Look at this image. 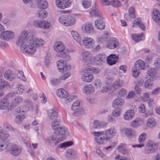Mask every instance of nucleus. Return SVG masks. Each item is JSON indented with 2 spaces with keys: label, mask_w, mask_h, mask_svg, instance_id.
Instances as JSON below:
<instances>
[{
  "label": "nucleus",
  "mask_w": 160,
  "mask_h": 160,
  "mask_svg": "<svg viewBox=\"0 0 160 160\" xmlns=\"http://www.w3.org/2000/svg\"><path fill=\"white\" fill-rule=\"evenodd\" d=\"M18 45H21V50L23 53L33 54L36 52V47L33 42L31 44L26 43Z\"/></svg>",
  "instance_id": "7ed1b4c3"
},
{
  "label": "nucleus",
  "mask_w": 160,
  "mask_h": 160,
  "mask_svg": "<svg viewBox=\"0 0 160 160\" xmlns=\"http://www.w3.org/2000/svg\"><path fill=\"white\" fill-rule=\"evenodd\" d=\"M134 67L139 69L143 70L145 67V63L143 61L141 60H138L135 62Z\"/></svg>",
  "instance_id": "4c0bfd02"
},
{
  "label": "nucleus",
  "mask_w": 160,
  "mask_h": 160,
  "mask_svg": "<svg viewBox=\"0 0 160 160\" xmlns=\"http://www.w3.org/2000/svg\"><path fill=\"white\" fill-rule=\"evenodd\" d=\"M118 57L115 54H111L107 57V63L110 65L115 64L118 62Z\"/></svg>",
  "instance_id": "f3484780"
},
{
  "label": "nucleus",
  "mask_w": 160,
  "mask_h": 160,
  "mask_svg": "<svg viewBox=\"0 0 160 160\" xmlns=\"http://www.w3.org/2000/svg\"><path fill=\"white\" fill-rule=\"evenodd\" d=\"M124 103V101L122 99L118 98L113 101L112 104V107L115 108H118L122 106Z\"/></svg>",
  "instance_id": "412c9836"
},
{
  "label": "nucleus",
  "mask_w": 160,
  "mask_h": 160,
  "mask_svg": "<svg viewBox=\"0 0 160 160\" xmlns=\"http://www.w3.org/2000/svg\"><path fill=\"white\" fill-rule=\"evenodd\" d=\"M73 144V142L72 141L66 142L61 143L58 146L61 148H63L67 146H71Z\"/></svg>",
  "instance_id": "69168bd1"
},
{
  "label": "nucleus",
  "mask_w": 160,
  "mask_h": 160,
  "mask_svg": "<svg viewBox=\"0 0 160 160\" xmlns=\"http://www.w3.org/2000/svg\"><path fill=\"white\" fill-rule=\"evenodd\" d=\"M25 116L24 115L22 114L18 115L16 117L15 121L16 123L20 124L22 122Z\"/></svg>",
  "instance_id": "5fc2aeb1"
},
{
  "label": "nucleus",
  "mask_w": 160,
  "mask_h": 160,
  "mask_svg": "<svg viewBox=\"0 0 160 160\" xmlns=\"http://www.w3.org/2000/svg\"><path fill=\"white\" fill-rule=\"evenodd\" d=\"M125 133L127 137L130 138L136 135V131L131 128L126 129L125 130Z\"/></svg>",
  "instance_id": "f704fd0d"
},
{
  "label": "nucleus",
  "mask_w": 160,
  "mask_h": 160,
  "mask_svg": "<svg viewBox=\"0 0 160 160\" xmlns=\"http://www.w3.org/2000/svg\"><path fill=\"white\" fill-rule=\"evenodd\" d=\"M119 43L118 39L115 38H110L106 44V47L110 49H113L117 47Z\"/></svg>",
  "instance_id": "9b49d317"
},
{
  "label": "nucleus",
  "mask_w": 160,
  "mask_h": 160,
  "mask_svg": "<svg viewBox=\"0 0 160 160\" xmlns=\"http://www.w3.org/2000/svg\"><path fill=\"white\" fill-rule=\"evenodd\" d=\"M151 79L149 78L145 81L144 83V86L145 88H151L152 85L153 83Z\"/></svg>",
  "instance_id": "052dcab7"
},
{
  "label": "nucleus",
  "mask_w": 160,
  "mask_h": 160,
  "mask_svg": "<svg viewBox=\"0 0 160 160\" xmlns=\"http://www.w3.org/2000/svg\"><path fill=\"white\" fill-rule=\"evenodd\" d=\"M22 100L23 98L21 97H16L12 100V105H11V106H12V105L13 106H16L22 102Z\"/></svg>",
  "instance_id": "a19ab883"
},
{
  "label": "nucleus",
  "mask_w": 160,
  "mask_h": 160,
  "mask_svg": "<svg viewBox=\"0 0 160 160\" xmlns=\"http://www.w3.org/2000/svg\"><path fill=\"white\" fill-rule=\"evenodd\" d=\"M24 102L25 105L28 108L32 107L33 105L31 101L29 99H25Z\"/></svg>",
  "instance_id": "338daca9"
},
{
  "label": "nucleus",
  "mask_w": 160,
  "mask_h": 160,
  "mask_svg": "<svg viewBox=\"0 0 160 160\" xmlns=\"http://www.w3.org/2000/svg\"><path fill=\"white\" fill-rule=\"evenodd\" d=\"M82 28L84 29L85 33L90 34L92 33L93 30V27L92 24L88 23L83 25Z\"/></svg>",
  "instance_id": "2f4dec72"
},
{
  "label": "nucleus",
  "mask_w": 160,
  "mask_h": 160,
  "mask_svg": "<svg viewBox=\"0 0 160 160\" xmlns=\"http://www.w3.org/2000/svg\"><path fill=\"white\" fill-rule=\"evenodd\" d=\"M60 79L54 78L52 80L50 81L51 84L52 85L55 86L58 85L60 82Z\"/></svg>",
  "instance_id": "0e129e2a"
},
{
  "label": "nucleus",
  "mask_w": 160,
  "mask_h": 160,
  "mask_svg": "<svg viewBox=\"0 0 160 160\" xmlns=\"http://www.w3.org/2000/svg\"><path fill=\"white\" fill-rule=\"evenodd\" d=\"M111 4L112 6L115 7H117L121 6L122 4L119 0H111Z\"/></svg>",
  "instance_id": "680f3d73"
},
{
  "label": "nucleus",
  "mask_w": 160,
  "mask_h": 160,
  "mask_svg": "<svg viewBox=\"0 0 160 160\" xmlns=\"http://www.w3.org/2000/svg\"><path fill=\"white\" fill-rule=\"evenodd\" d=\"M134 115V110L130 109L128 110L124 114V118L127 120L132 119Z\"/></svg>",
  "instance_id": "cd10ccee"
},
{
  "label": "nucleus",
  "mask_w": 160,
  "mask_h": 160,
  "mask_svg": "<svg viewBox=\"0 0 160 160\" xmlns=\"http://www.w3.org/2000/svg\"><path fill=\"white\" fill-rule=\"evenodd\" d=\"M154 68L158 70H160V58H158L155 60L153 63Z\"/></svg>",
  "instance_id": "6e6d98bb"
},
{
  "label": "nucleus",
  "mask_w": 160,
  "mask_h": 160,
  "mask_svg": "<svg viewBox=\"0 0 160 160\" xmlns=\"http://www.w3.org/2000/svg\"><path fill=\"white\" fill-rule=\"evenodd\" d=\"M60 121L59 119H55L52 123V127L55 131L60 127Z\"/></svg>",
  "instance_id": "a18cd8bd"
},
{
  "label": "nucleus",
  "mask_w": 160,
  "mask_h": 160,
  "mask_svg": "<svg viewBox=\"0 0 160 160\" xmlns=\"http://www.w3.org/2000/svg\"><path fill=\"white\" fill-rule=\"evenodd\" d=\"M37 3L38 8L41 9H45L48 6L46 0H37Z\"/></svg>",
  "instance_id": "bb28decb"
},
{
  "label": "nucleus",
  "mask_w": 160,
  "mask_h": 160,
  "mask_svg": "<svg viewBox=\"0 0 160 160\" xmlns=\"http://www.w3.org/2000/svg\"><path fill=\"white\" fill-rule=\"evenodd\" d=\"M156 122L153 118H150L147 121V126L150 128L154 127L156 124Z\"/></svg>",
  "instance_id": "37998d69"
},
{
  "label": "nucleus",
  "mask_w": 160,
  "mask_h": 160,
  "mask_svg": "<svg viewBox=\"0 0 160 160\" xmlns=\"http://www.w3.org/2000/svg\"><path fill=\"white\" fill-rule=\"evenodd\" d=\"M144 36V33H142L140 35H137L136 34H132V39L135 42H138L141 40L142 38Z\"/></svg>",
  "instance_id": "de8ad7c7"
},
{
  "label": "nucleus",
  "mask_w": 160,
  "mask_h": 160,
  "mask_svg": "<svg viewBox=\"0 0 160 160\" xmlns=\"http://www.w3.org/2000/svg\"><path fill=\"white\" fill-rule=\"evenodd\" d=\"M95 26L98 29L102 30L105 28V24L103 21H95Z\"/></svg>",
  "instance_id": "72a5a7b5"
},
{
  "label": "nucleus",
  "mask_w": 160,
  "mask_h": 160,
  "mask_svg": "<svg viewBox=\"0 0 160 160\" xmlns=\"http://www.w3.org/2000/svg\"><path fill=\"white\" fill-rule=\"evenodd\" d=\"M34 33L30 31H23L22 32L20 37L17 42V44L28 43L31 44L34 40Z\"/></svg>",
  "instance_id": "f257e3e1"
},
{
  "label": "nucleus",
  "mask_w": 160,
  "mask_h": 160,
  "mask_svg": "<svg viewBox=\"0 0 160 160\" xmlns=\"http://www.w3.org/2000/svg\"><path fill=\"white\" fill-rule=\"evenodd\" d=\"M3 141L0 146V152L5 149L10 144L9 141L8 139Z\"/></svg>",
  "instance_id": "3c124183"
},
{
  "label": "nucleus",
  "mask_w": 160,
  "mask_h": 160,
  "mask_svg": "<svg viewBox=\"0 0 160 160\" xmlns=\"http://www.w3.org/2000/svg\"><path fill=\"white\" fill-rule=\"evenodd\" d=\"M123 85V83L122 80L117 79L113 82L112 86L114 89H117L122 87Z\"/></svg>",
  "instance_id": "ea45409f"
},
{
  "label": "nucleus",
  "mask_w": 160,
  "mask_h": 160,
  "mask_svg": "<svg viewBox=\"0 0 160 160\" xmlns=\"http://www.w3.org/2000/svg\"><path fill=\"white\" fill-rule=\"evenodd\" d=\"M82 59L83 61L87 64H91L90 62L92 61V56L91 53L89 51H85L82 53Z\"/></svg>",
  "instance_id": "2eb2a0df"
},
{
  "label": "nucleus",
  "mask_w": 160,
  "mask_h": 160,
  "mask_svg": "<svg viewBox=\"0 0 160 160\" xmlns=\"http://www.w3.org/2000/svg\"><path fill=\"white\" fill-rule=\"evenodd\" d=\"M55 3L58 8L64 9L70 6L71 2L70 0H56Z\"/></svg>",
  "instance_id": "39448f33"
},
{
  "label": "nucleus",
  "mask_w": 160,
  "mask_h": 160,
  "mask_svg": "<svg viewBox=\"0 0 160 160\" xmlns=\"http://www.w3.org/2000/svg\"><path fill=\"white\" fill-rule=\"evenodd\" d=\"M132 76L135 78H137L140 74V71L138 68L134 67V68L132 69Z\"/></svg>",
  "instance_id": "e2e57ef3"
},
{
  "label": "nucleus",
  "mask_w": 160,
  "mask_h": 160,
  "mask_svg": "<svg viewBox=\"0 0 160 160\" xmlns=\"http://www.w3.org/2000/svg\"><path fill=\"white\" fill-rule=\"evenodd\" d=\"M94 40L92 38L85 37L82 40L83 44L85 47L88 49L92 48L94 46Z\"/></svg>",
  "instance_id": "4468645a"
},
{
  "label": "nucleus",
  "mask_w": 160,
  "mask_h": 160,
  "mask_svg": "<svg viewBox=\"0 0 160 160\" xmlns=\"http://www.w3.org/2000/svg\"><path fill=\"white\" fill-rule=\"evenodd\" d=\"M10 87L9 83L3 79H0V91H2L3 89H8Z\"/></svg>",
  "instance_id": "7c9ffc66"
},
{
  "label": "nucleus",
  "mask_w": 160,
  "mask_h": 160,
  "mask_svg": "<svg viewBox=\"0 0 160 160\" xmlns=\"http://www.w3.org/2000/svg\"><path fill=\"white\" fill-rule=\"evenodd\" d=\"M142 121L138 118H137L132 122L130 124L131 126L133 128L137 127Z\"/></svg>",
  "instance_id": "09e8293b"
},
{
  "label": "nucleus",
  "mask_w": 160,
  "mask_h": 160,
  "mask_svg": "<svg viewBox=\"0 0 160 160\" xmlns=\"http://www.w3.org/2000/svg\"><path fill=\"white\" fill-rule=\"evenodd\" d=\"M71 34L73 38L78 43H81V38L78 33L77 32L72 31Z\"/></svg>",
  "instance_id": "79ce46f5"
},
{
  "label": "nucleus",
  "mask_w": 160,
  "mask_h": 160,
  "mask_svg": "<svg viewBox=\"0 0 160 160\" xmlns=\"http://www.w3.org/2000/svg\"><path fill=\"white\" fill-rule=\"evenodd\" d=\"M32 42L34 43V45L36 47H41L43 45L45 44V41L40 38H37L34 39Z\"/></svg>",
  "instance_id": "58836bf2"
},
{
  "label": "nucleus",
  "mask_w": 160,
  "mask_h": 160,
  "mask_svg": "<svg viewBox=\"0 0 160 160\" xmlns=\"http://www.w3.org/2000/svg\"><path fill=\"white\" fill-rule=\"evenodd\" d=\"M67 157L69 158L76 157L77 155V152L73 149H68L67 151Z\"/></svg>",
  "instance_id": "c03bdc74"
},
{
  "label": "nucleus",
  "mask_w": 160,
  "mask_h": 160,
  "mask_svg": "<svg viewBox=\"0 0 160 160\" xmlns=\"http://www.w3.org/2000/svg\"><path fill=\"white\" fill-rule=\"evenodd\" d=\"M9 136L8 134L2 131H0V140L2 141L6 140L8 139Z\"/></svg>",
  "instance_id": "bf43d9fd"
},
{
  "label": "nucleus",
  "mask_w": 160,
  "mask_h": 160,
  "mask_svg": "<svg viewBox=\"0 0 160 160\" xmlns=\"http://www.w3.org/2000/svg\"><path fill=\"white\" fill-rule=\"evenodd\" d=\"M106 58L105 55H102L100 54L96 55L94 58H92V61L90 62L91 64H95L97 65H101L104 62Z\"/></svg>",
  "instance_id": "20e7f679"
},
{
  "label": "nucleus",
  "mask_w": 160,
  "mask_h": 160,
  "mask_svg": "<svg viewBox=\"0 0 160 160\" xmlns=\"http://www.w3.org/2000/svg\"><path fill=\"white\" fill-rule=\"evenodd\" d=\"M65 138L63 136L60 137H55L52 135L48 137L46 139V141L48 143H51L52 142H54L55 145H57L58 143L64 140Z\"/></svg>",
  "instance_id": "f8f14e48"
},
{
  "label": "nucleus",
  "mask_w": 160,
  "mask_h": 160,
  "mask_svg": "<svg viewBox=\"0 0 160 160\" xmlns=\"http://www.w3.org/2000/svg\"><path fill=\"white\" fill-rule=\"evenodd\" d=\"M94 91V87L91 85H85L83 88V92L86 95H91Z\"/></svg>",
  "instance_id": "4be33fe9"
},
{
  "label": "nucleus",
  "mask_w": 160,
  "mask_h": 160,
  "mask_svg": "<svg viewBox=\"0 0 160 160\" xmlns=\"http://www.w3.org/2000/svg\"><path fill=\"white\" fill-rule=\"evenodd\" d=\"M89 70L86 69L81 77V79L83 81L86 82H90L93 79L94 77L92 74L90 72H88Z\"/></svg>",
  "instance_id": "6e6552de"
},
{
  "label": "nucleus",
  "mask_w": 160,
  "mask_h": 160,
  "mask_svg": "<svg viewBox=\"0 0 160 160\" xmlns=\"http://www.w3.org/2000/svg\"><path fill=\"white\" fill-rule=\"evenodd\" d=\"M57 67L59 71L61 72L69 71L71 69L70 66L67 65L66 62L62 60L57 62Z\"/></svg>",
  "instance_id": "0eeeda50"
},
{
  "label": "nucleus",
  "mask_w": 160,
  "mask_h": 160,
  "mask_svg": "<svg viewBox=\"0 0 160 160\" xmlns=\"http://www.w3.org/2000/svg\"><path fill=\"white\" fill-rule=\"evenodd\" d=\"M57 109L55 108L49 109L47 111V115L49 119L52 120L57 118L58 116Z\"/></svg>",
  "instance_id": "dca6fc26"
},
{
  "label": "nucleus",
  "mask_w": 160,
  "mask_h": 160,
  "mask_svg": "<svg viewBox=\"0 0 160 160\" xmlns=\"http://www.w3.org/2000/svg\"><path fill=\"white\" fill-rule=\"evenodd\" d=\"M60 23L65 26H70L73 25L75 21H60Z\"/></svg>",
  "instance_id": "4d7b16f0"
},
{
  "label": "nucleus",
  "mask_w": 160,
  "mask_h": 160,
  "mask_svg": "<svg viewBox=\"0 0 160 160\" xmlns=\"http://www.w3.org/2000/svg\"><path fill=\"white\" fill-rule=\"evenodd\" d=\"M57 95L60 98H65L68 95V92L62 88H60L58 90Z\"/></svg>",
  "instance_id": "e433bc0d"
},
{
  "label": "nucleus",
  "mask_w": 160,
  "mask_h": 160,
  "mask_svg": "<svg viewBox=\"0 0 160 160\" xmlns=\"http://www.w3.org/2000/svg\"><path fill=\"white\" fill-rule=\"evenodd\" d=\"M92 134L96 136L95 139L97 143L99 144H102V143L103 140L105 139L104 137L103 138L100 137V136L103 134L102 132H93Z\"/></svg>",
  "instance_id": "a878e982"
},
{
  "label": "nucleus",
  "mask_w": 160,
  "mask_h": 160,
  "mask_svg": "<svg viewBox=\"0 0 160 160\" xmlns=\"http://www.w3.org/2000/svg\"><path fill=\"white\" fill-rule=\"evenodd\" d=\"M156 149L155 144L152 141L149 140L147 144L144 152L146 154H149L154 152Z\"/></svg>",
  "instance_id": "1a4fd4ad"
},
{
  "label": "nucleus",
  "mask_w": 160,
  "mask_h": 160,
  "mask_svg": "<svg viewBox=\"0 0 160 160\" xmlns=\"http://www.w3.org/2000/svg\"><path fill=\"white\" fill-rule=\"evenodd\" d=\"M85 109L81 106L80 102L78 100L75 101L71 107V112L75 116H78L84 113Z\"/></svg>",
  "instance_id": "f03ea898"
},
{
  "label": "nucleus",
  "mask_w": 160,
  "mask_h": 160,
  "mask_svg": "<svg viewBox=\"0 0 160 160\" xmlns=\"http://www.w3.org/2000/svg\"><path fill=\"white\" fill-rule=\"evenodd\" d=\"M14 33L11 31H7L2 32L1 34V38L3 40L9 41L13 38Z\"/></svg>",
  "instance_id": "ddd939ff"
},
{
  "label": "nucleus",
  "mask_w": 160,
  "mask_h": 160,
  "mask_svg": "<svg viewBox=\"0 0 160 160\" xmlns=\"http://www.w3.org/2000/svg\"><path fill=\"white\" fill-rule=\"evenodd\" d=\"M67 131V128L65 127H60L56 130H55L54 133L57 136V137H60L63 136V135L65 134L66 133ZM64 137V136H63Z\"/></svg>",
  "instance_id": "b1692460"
},
{
  "label": "nucleus",
  "mask_w": 160,
  "mask_h": 160,
  "mask_svg": "<svg viewBox=\"0 0 160 160\" xmlns=\"http://www.w3.org/2000/svg\"><path fill=\"white\" fill-rule=\"evenodd\" d=\"M146 135L145 133H143L139 136L138 138V142L141 144H136L133 146V147L141 148L144 146L143 142L145 141Z\"/></svg>",
  "instance_id": "5701e85b"
},
{
  "label": "nucleus",
  "mask_w": 160,
  "mask_h": 160,
  "mask_svg": "<svg viewBox=\"0 0 160 160\" xmlns=\"http://www.w3.org/2000/svg\"><path fill=\"white\" fill-rule=\"evenodd\" d=\"M8 100L6 98H4L0 100V109H5L9 106Z\"/></svg>",
  "instance_id": "c85d7f7f"
},
{
  "label": "nucleus",
  "mask_w": 160,
  "mask_h": 160,
  "mask_svg": "<svg viewBox=\"0 0 160 160\" xmlns=\"http://www.w3.org/2000/svg\"><path fill=\"white\" fill-rule=\"evenodd\" d=\"M4 75L6 79L10 81H12L15 79L14 74L9 70L5 72Z\"/></svg>",
  "instance_id": "c756f323"
},
{
  "label": "nucleus",
  "mask_w": 160,
  "mask_h": 160,
  "mask_svg": "<svg viewBox=\"0 0 160 160\" xmlns=\"http://www.w3.org/2000/svg\"><path fill=\"white\" fill-rule=\"evenodd\" d=\"M10 149L11 154L15 156L18 155L21 152V149L16 145L12 146Z\"/></svg>",
  "instance_id": "393cba45"
},
{
  "label": "nucleus",
  "mask_w": 160,
  "mask_h": 160,
  "mask_svg": "<svg viewBox=\"0 0 160 160\" xmlns=\"http://www.w3.org/2000/svg\"><path fill=\"white\" fill-rule=\"evenodd\" d=\"M141 21H134L133 23V25L132 27H134L135 25L137 26L139 25V27L142 29L143 31H145V28L144 24L141 22Z\"/></svg>",
  "instance_id": "603ef678"
},
{
  "label": "nucleus",
  "mask_w": 160,
  "mask_h": 160,
  "mask_svg": "<svg viewBox=\"0 0 160 160\" xmlns=\"http://www.w3.org/2000/svg\"><path fill=\"white\" fill-rule=\"evenodd\" d=\"M64 101L65 102V104H68V103L70 102L73 100L76 99L77 98V96H72L71 95L70 96H67L65 98Z\"/></svg>",
  "instance_id": "13d9d810"
},
{
  "label": "nucleus",
  "mask_w": 160,
  "mask_h": 160,
  "mask_svg": "<svg viewBox=\"0 0 160 160\" xmlns=\"http://www.w3.org/2000/svg\"><path fill=\"white\" fill-rule=\"evenodd\" d=\"M33 24L35 27L44 29L48 28L50 26V23L47 21H34Z\"/></svg>",
  "instance_id": "423d86ee"
},
{
  "label": "nucleus",
  "mask_w": 160,
  "mask_h": 160,
  "mask_svg": "<svg viewBox=\"0 0 160 160\" xmlns=\"http://www.w3.org/2000/svg\"><path fill=\"white\" fill-rule=\"evenodd\" d=\"M158 70L154 68H151L147 71V76L149 78L152 79V80H155L157 77V72Z\"/></svg>",
  "instance_id": "6ab92c4d"
},
{
  "label": "nucleus",
  "mask_w": 160,
  "mask_h": 160,
  "mask_svg": "<svg viewBox=\"0 0 160 160\" xmlns=\"http://www.w3.org/2000/svg\"><path fill=\"white\" fill-rule=\"evenodd\" d=\"M88 17L91 18L94 17H97L99 18L98 19L100 20L105 19L102 17L101 13L98 9L92 10L88 15Z\"/></svg>",
  "instance_id": "a211bd4d"
},
{
  "label": "nucleus",
  "mask_w": 160,
  "mask_h": 160,
  "mask_svg": "<svg viewBox=\"0 0 160 160\" xmlns=\"http://www.w3.org/2000/svg\"><path fill=\"white\" fill-rule=\"evenodd\" d=\"M61 53V57H62L64 58L67 60L70 59L71 58V52L68 49H65L63 52Z\"/></svg>",
  "instance_id": "473e14b6"
},
{
  "label": "nucleus",
  "mask_w": 160,
  "mask_h": 160,
  "mask_svg": "<svg viewBox=\"0 0 160 160\" xmlns=\"http://www.w3.org/2000/svg\"><path fill=\"white\" fill-rule=\"evenodd\" d=\"M36 15L41 19L44 18L48 16L47 13L42 10L38 11Z\"/></svg>",
  "instance_id": "8fccbe9b"
},
{
  "label": "nucleus",
  "mask_w": 160,
  "mask_h": 160,
  "mask_svg": "<svg viewBox=\"0 0 160 160\" xmlns=\"http://www.w3.org/2000/svg\"><path fill=\"white\" fill-rule=\"evenodd\" d=\"M54 50L58 52H63L65 49V47L62 42L60 41L55 42L53 46Z\"/></svg>",
  "instance_id": "aec40b11"
},
{
  "label": "nucleus",
  "mask_w": 160,
  "mask_h": 160,
  "mask_svg": "<svg viewBox=\"0 0 160 160\" xmlns=\"http://www.w3.org/2000/svg\"><path fill=\"white\" fill-rule=\"evenodd\" d=\"M152 19L154 20H160V12L157 9H154L152 12Z\"/></svg>",
  "instance_id": "c9c22d12"
},
{
  "label": "nucleus",
  "mask_w": 160,
  "mask_h": 160,
  "mask_svg": "<svg viewBox=\"0 0 160 160\" xmlns=\"http://www.w3.org/2000/svg\"><path fill=\"white\" fill-rule=\"evenodd\" d=\"M17 75L18 77L21 79L23 81L25 80V77L22 71L20 70L18 71L17 72Z\"/></svg>",
  "instance_id": "774afa93"
},
{
  "label": "nucleus",
  "mask_w": 160,
  "mask_h": 160,
  "mask_svg": "<svg viewBox=\"0 0 160 160\" xmlns=\"http://www.w3.org/2000/svg\"><path fill=\"white\" fill-rule=\"evenodd\" d=\"M128 14L131 16V19H134L136 18L135 10L133 7H130L128 9Z\"/></svg>",
  "instance_id": "864d4df0"
},
{
  "label": "nucleus",
  "mask_w": 160,
  "mask_h": 160,
  "mask_svg": "<svg viewBox=\"0 0 160 160\" xmlns=\"http://www.w3.org/2000/svg\"><path fill=\"white\" fill-rule=\"evenodd\" d=\"M119 151L124 155L128 154L127 150L126 145L125 144H122L118 148Z\"/></svg>",
  "instance_id": "49530a36"
},
{
  "label": "nucleus",
  "mask_w": 160,
  "mask_h": 160,
  "mask_svg": "<svg viewBox=\"0 0 160 160\" xmlns=\"http://www.w3.org/2000/svg\"><path fill=\"white\" fill-rule=\"evenodd\" d=\"M116 133V131L115 129L114 128H111L107 129L105 133L103 134V137L105 140H109L111 138H112L114 136Z\"/></svg>",
  "instance_id": "9d476101"
}]
</instances>
